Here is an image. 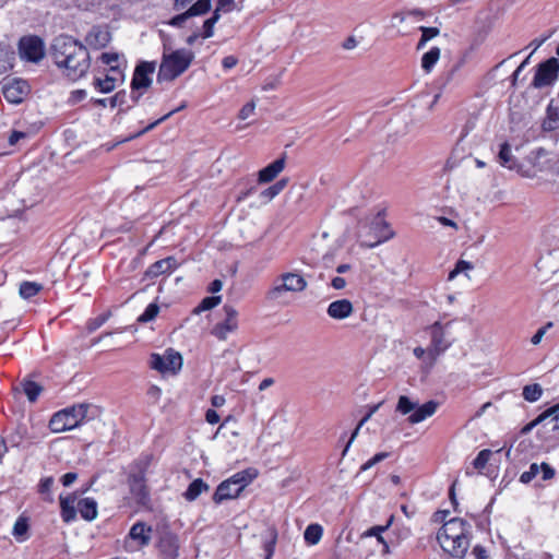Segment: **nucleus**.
Returning a JSON list of instances; mask_svg holds the SVG:
<instances>
[{
	"label": "nucleus",
	"instance_id": "obj_1",
	"mask_svg": "<svg viewBox=\"0 0 559 559\" xmlns=\"http://www.w3.org/2000/svg\"><path fill=\"white\" fill-rule=\"evenodd\" d=\"M50 55L57 68L71 81L83 78L91 66L87 48L68 35H60L52 40Z\"/></svg>",
	"mask_w": 559,
	"mask_h": 559
},
{
	"label": "nucleus",
	"instance_id": "obj_2",
	"mask_svg": "<svg viewBox=\"0 0 559 559\" xmlns=\"http://www.w3.org/2000/svg\"><path fill=\"white\" fill-rule=\"evenodd\" d=\"M471 525L459 518L445 522L438 531L437 540L452 557L463 558L469 547Z\"/></svg>",
	"mask_w": 559,
	"mask_h": 559
},
{
	"label": "nucleus",
	"instance_id": "obj_3",
	"mask_svg": "<svg viewBox=\"0 0 559 559\" xmlns=\"http://www.w3.org/2000/svg\"><path fill=\"white\" fill-rule=\"evenodd\" d=\"M91 408L90 404L81 403L55 413L49 420L50 430L57 433L72 430L83 425L92 418L90 416Z\"/></svg>",
	"mask_w": 559,
	"mask_h": 559
},
{
	"label": "nucleus",
	"instance_id": "obj_4",
	"mask_svg": "<svg viewBox=\"0 0 559 559\" xmlns=\"http://www.w3.org/2000/svg\"><path fill=\"white\" fill-rule=\"evenodd\" d=\"M146 468L147 461L139 460L130 466L128 474L130 493L134 501L143 507L150 502V491L145 480Z\"/></svg>",
	"mask_w": 559,
	"mask_h": 559
},
{
	"label": "nucleus",
	"instance_id": "obj_5",
	"mask_svg": "<svg viewBox=\"0 0 559 559\" xmlns=\"http://www.w3.org/2000/svg\"><path fill=\"white\" fill-rule=\"evenodd\" d=\"M307 285V281L302 275L295 272L283 273L273 281L272 287L266 293V298L271 301H277L286 293L304 292Z\"/></svg>",
	"mask_w": 559,
	"mask_h": 559
},
{
	"label": "nucleus",
	"instance_id": "obj_6",
	"mask_svg": "<svg viewBox=\"0 0 559 559\" xmlns=\"http://www.w3.org/2000/svg\"><path fill=\"white\" fill-rule=\"evenodd\" d=\"M357 236L361 247L374 248L391 239L393 231L380 216H377L370 227L360 225Z\"/></svg>",
	"mask_w": 559,
	"mask_h": 559
},
{
	"label": "nucleus",
	"instance_id": "obj_7",
	"mask_svg": "<svg viewBox=\"0 0 559 559\" xmlns=\"http://www.w3.org/2000/svg\"><path fill=\"white\" fill-rule=\"evenodd\" d=\"M451 324L452 321L444 324L440 321H436L429 326L431 341L428 347V358L431 364H433L437 358L453 344V340L449 338V329Z\"/></svg>",
	"mask_w": 559,
	"mask_h": 559
},
{
	"label": "nucleus",
	"instance_id": "obj_8",
	"mask_svg": "<svg viewBox=\"0 0 559 559\" xmlns=\"http://www.w3.org/2000/svg\"><path fill=\"white\" fill-rule=\"evenodd\" d=\"M19 56L23 61L39 63L46 56L44 40L36 35H26L20 38L17 45Z\"/></svg>",
	"mask_w": 559,
	"mask_h": 559
},
{
	"label": "nucleus",
	"instance_id": "obj_9",
	"mask_svg": "<svg viewBox=\"0 0 559 559\" xmlns=\"http://www.w3.org/2000/svg\"><path fill=\"white\" fill-rule=\"evenodd\" d=\"M559 71V61L557 58L552 57L538 64L537 70L535 72L532 85L535 88H542L546 86L552 85L557 78Z\"/></svg>",
	"mask_w": 559,
	"mask_h": 559
},
{
	"label": "nucleus",
	"instance_id": "obj_10",
	"mask_svg": "<svg viewBox=\"0 0 559 559\" xmlns=\"http://www.w3.org/2000/svg\"><path fill=\"white\" fill-rule=\"evenodd\" d=\"M225 319L214 325L212 334L221 341L227 340L228 335L238 329V312L229 305L223 307Z\"/></svg>",
	"mask_w": 559,
	"mask_h": 559
},
{
	"label": "nucleus",
	"instance_id": "obj_11",
	"mask_svg": "<svg viewBox=\"0 0 559 559\" xmlns=\"http://www.w3.org/2000/svg\"><path fill=\"white\" fill-rule=\"evenodd\" d=\"M152 530L143 522H136L129 531L126 549L134 551L150 544Z\"/></svg>",
	"mask_w": 559,
	"mask_h": 559
},
{
	"label": "nucleus",
	"instance_id": "obj_12",
	"mask_svg": "<svg viewBox=\"0 0 559 559\" xmlns=\"http://www.w3.org/2000/svg\"><path fill=\"white\" fill-rule=\"evenodd\" d=\"M175 79V48L171 41L164 40L163 60L157 73V83H170Z\"/></svg>",
	"mask_w": 559,
	"mask_h": 559
},
{
	"label": "nucleus",
	"instance_id": "obj_13",
	"mask_svg": "<svg viewBox=\"0 0 559 559\" xmlns=\"http://www.w3.org/2000/svg\"><path fill=\"white\" fill-rule=\"evenodd\" d=\"M150 367L158 371L162 377L175 374V349L167 348L164 355L153 353L150 356Z\"/></svg>",
	"mask_w": 559,
	"mask_h": 559
},
{
	"label": "nucleus",
	"instance_id": "obj_14",
	"mask_svg": "<svg viewBox=\"0 0 559 559\" xmlns=\"http://www.w3.org/2000/svg\"><path fill=\"white\" fill-rule=\"evenodd\" d=\"M155 68H156L155 61L140 62L136 66L134 73H133V78H132V82H131L132 90L138 91V90H142V88L143 90L147 88L152 83L151 75L154 73Z\"/></svg>",
	"mask_w": 559,
	"mask_h": 559
},
{
	"label": "nucleus",
	"instance_id": "obj_15",
	"mask_svg": "<svg viewBox=\"0 0 559 559\" xmlns=\"http://www.w3.org/2000/svg\"><path fill=\"white\" fill-rule=\"evenodd\" d=\"M29 93V85L22 79H14L2 87L4 98L11 104H20Z\"/></svg>",
	"mask_w": 559,
	"mask_h": 559
},
{
	"label": "nucleus",
	"instance_id": "obj_16",
	"mask_svg": "<svg viewBox=\"0 0 559 559\" xmlns=\"http://www.w3.org/2000/svg\"><path fill=\"white\" fill-rule=\"evenodd\" d=\"M110 40V32L106 27L102 26H93L85 36L86 44L94 49L106 47Z\"/></svg>",
	"mask_w": 559,
	"mask_h": 559
},
{
	"label": "nucleus",
	"instance_id": "obj_17",
	"mask_svg": "<svg viewBox=\"0 0 559 559\" xmlns=\"http://www.w3.org/2000/svg\"><path fill=\"white\" fill-rule=\"evenodd\" d=\"M354 312V307L348 299H338L332 301L326 309V313L334 320H344L350 317Z\"/></svg>",
	"mask_w": 559,
	"mask_h": 559
},
{
	"label": "nucleus",
	"instance_id": "obj_18",
	"mask_svg": "<svg viewBox=\"0 0 559 559\" xmlns=\"http://www.w3.org/2000/svg\"><path fill=\"white\" fill-rule=\"evenodd\" d=\"M211 0H198L188 10L177 14V26L181 25L189 17L207 13L211 10Z\"/></svg>",
	"mask_w": 559,
	"mask_h": 559
},
{
	"label": "nucleus",
	"instance_id": "obj_19",
	"mask_svg": "<svg viewBox=\"0 0 559 559\" xmlns=\"http://www.w3.org/2000/svg\"><path fill=\"white\" fill-rule=\"evenodd\" d=\"M437 408L438 403L435 401H428L420 406L417 405L414 412L408 416V421L412 425L419 424L428 417H431L437 412Z\"/></svg>",
	"mask_w": 559,
	"mask_h": 559
},
{
	"label": "nucleus",
	"instance_id": "obj_20",
	"mask_svg": "<svg viewBox=\"0 0 559 559\" xmlns=\"http://www.w3.org/2000/svg\"><path fill=\"white\" fill-rule=\"evenodd\" d=\"M60 508H61V518L66 523H70L76 518V509L75 503L78 500L76 493H71L68 496H60Z\"/></svg>",
	"mask_w": 559,
	"mask_h": 559
},
{
	"label": "nucleus",
	"instance_id": "obj_21",
	"mask_svg": "<svg viewBox=\"0 0 559 559\" xmlns=\"http://www.w3.org/2000/svg\"><path fill=\"white\" fill-rule=\"evenodd\" d=\"M285 167V157L277 158L272 162L270 165L264 167L259 171L258 180L260 183L271 182L273 179L277 177V175L283 171Z\"/></svg>",
	"mask_w": 559,
	"mask_h": 559
},
{
	"label": "nucleus",
	"instance_id": "obj_22",
	"mask_svg": "<svg viewBox=\"0 0 559 559\" xmlns=\"http://www.w3.org/2000/svg\"><path fill=\"white\" fill-rule=\"evenodd\" d=\"M76 508L81 516L86 521H93L97 516V502L93 498L76 500Z\"/></svg>",
	"mask_w": 559,
	"mask_h": 559
},
{
	"label": "nucleus",
	"instance_id": "obj_23",
	"mask_svg": "<svg viewBox=\"0 0 559 559\" xmlns=\"http://www.w3.org/2000/svg\"><path fill=\"white\" fill-rule=\"evenodd\" d=\"M544 128L548 130L559 128V94L550 100L547 107V119L544 121Z\"/></svg>",
	"mask_w": 559,
	"mask_h": 559
},
{
	"label": "nucleus",
	"instance_id": "obj_24",
	"mask_svg": "<svg viewBox=\"0 0 559 559\" xmlns=\"http://www.w3.org/2000/svg\"><path fill=\"white\" fill-rule=\"evenodd\" d=\"M239 496V492L235 487L230 485L228 480L222 481L214 492L213 500L215 503H221L227 499H234Z\"/></svg>",
	"mask_w": 559,
	"mask_h": 559
},
{
	"label": "nucleus",
	"instance_id": "obj_25",
	"mask_svg": "<svg viewBox=\"0 0 559 559\" xmlns=\"http://www.w3.org/2000/svg\"><path fill=\"white\" fill-rule=\"evenodd\" d=\"M255 474L251 473L250 469H247L236 473L227 480L240 493L245 489V487L248 486L253 480Z\"/></svg>",
	"mask_w": 559,
	"mask_h": 559
},
{
	"label": "nucleus",
	"instance_id": "obj_26",
	"mask_svg": "<svg viewBox=\"0 0 559 559\" xmlns=\"http://www.w3.org/2000/svg\"><path fill=\"white\" fill-rule=\"evenodd\" d=\"M323 535V527L318 523L309 524L305 532L304 538L307 545L314 546L319 544Z\"/></svg>",
	"mask_w": 559,
	"mask_h": 559
},
{
	"label": "nucleus",
	"instance_id": "obj_27",
	"mask_svg": "<svg viewBox=\"0 0 559 559\" xmlns=\"http://www.w3.org/2000/svg\"><path fill=\"white\" fill-rule=\"evenodd\" d=\"M440 48L431 47L421 57V68L426 73L431 72L438 60L440 59Z\"/></svg>",
	"mask_w": 559,
	"mask_h": 559
},
{
	"label": "nucleus",
	"instance_id": "obj_28",
	"mask_svg": "<svg viewBox=\"0 0 559 559\" xmlns=\"http://www.w3.org/2000/svg\"><path fill=\"white\" fill-rule=\"evenodd\" d=\"M210 489L209 485L204 483L201 478L194 479L183 493V497L188 501L195 500L203 491H207Z\"/></svg>",
	"mask_w": 559,
	"mask_h": 559
},
{
	"label": "nucleus",
	"instance_id": "obj_29",
	"mask_svg": "<svg viewBox=\"0 0 559 559\" xmlns=\"http://www.w3.org/2000/svg\"><path fill=\"white\" fill-rule=\"evenodd\" d=\"M277 542V531L275 527L271 526L265 532V539L263 542V549L265 551L264 559H271L275 551V545Z\"/></svg>",
	"mask_w": 559,
	"mask_h": 559
},
{
	"label": "nucleus",
	"instance_id": "obj_30",
	"mask_svg": "<svg viewBox=\"0 0 559 559\" xmlns=\"http://www.w3.org/2000/svg\"><path fill=\"white\" fill-rule=\"evenodd\" d=\"M193 59L194 53L191 50L177 49V76L189 68Z\"/></svg>",
	"mask_w": 559,
	"mask_h": 559
},
{
	"label": "nucleus",
	"instance_id": "obj_31",
	"mask_svg": "<svg viewBox=\"0 0 559 559\" xmlns=\"http://www.w3.org/2000/svg\"><path fill=\"white\" fill-rule=\"evenodd\" d=\"M498 159L500 165L503 167L509 169H513L515 167V159L512 155L511 146L509 143L504 142L501 144Z\"/></svg>",
	"mask_w": 559,
	"mask_h": 559
},
{
	"label": "nucleus",
	"instance_id": "obj_32",
	"mask_svg": "<svg viewBox=\"0 0 559 559\" xmlns=\"http://www.w3.org/2000/svg\"><path fill=\"white\" fill-rule=\"evenodd\" d=\"M21 385L31 403H34L43 391V386L32 380H23Z\"/></svg>",
	"mask_w": 559,
	"mask_h": 559
},
{
	"label": "nucleus",
	"instance_id": "obj_33",
	"mask_svg": "<svg viewBox=\"0 0 559 559\" xmlns=\"http://www.w3.org/2000/svg\"><path fill=\"white\" fill-rule=\"evenodd\" d=\"M43 289V285L36 282H22L20 284V296L23 299H31L35 295H37Z\"/></svg>",
	"mask_w": 559,
	"mask_h": 559
},
{
	"label": "nucleus",
	"instance_id": "obj_34",
	"mask_svg": "<svg viewBox=\"0 0 559 559\" xmlns=\"http://www.w3.org/2000/svg\"><path fill=\"white\" fill-rule=\"evenodd\" d=\"M171 262H173V258L171 257H169L167 259H163V260L156 261L155 263H153L148 267L146 273L150 276H158L160 274H164V273H166L167 271L170 270Z\"/></svg>",
	"mask_w": 559,
	"mask_h": 559
},
{
	"label": "nucleus",
	"instance_id": "obj_35",
	"mask_svg": "<svg viewBox=\"0 0 559 559\" xmlns=\"http://www.w3.org/2000/svg\"><path fill=\"white\" fill-rule=\"evenodd\" d=\"M93 85L100 93H110L117 86L115 83V79L108 76V74H106L105 78H95Z\"/></svg>",
	"mask_w": 559,
	"mask_h": 559
},
{
	"label": "nucleus",
	"instance_id": "obj_36",
	"mask_svg": "<svg viewBox=\"0 0 559 559\" xmlns=\"http://www.w3.org/2000/svg\"><path fill=\"white\" fill-rule=\"evenodd\" d=\"M542 394L543 389L538 383L525 385L522 392L524 400L531 403L538 401Z\"/></svg>",
	"mask_w": 559,
	"mask_h": 559
},
{
	"label": "nucleus",
	"instance_id": "obj_37",
	"mask_svg": "<svg viewBox=\"0 0 559 559\" xmlns=\"http://www.w3.org/2000/svg\"><path fill=\"white\" fill-rule=\"evenodd\" d=\"M544 415H546V423L549 429L552 431L559 430V403L546 409Z\"/></svg>",
	"mask_w": 559,
	"mask_h": 559
},
{
	"label": "nucleus",
	"instance_id": "obj_38",
	"mask_svg": "<svg viewBox=\"0 0 559 559\" xmlns=\"http://www.w3.org/2000/svg\"><path fill=\"white\" fill-rule=\"evenodd\" d=\"M286 180L285 179H282V180H278L276 181L273 186L264 189L262 192H261V198L265 201V202H269L271 201L272 199H274L277 194L281 193V191L285 188L286 186Z\"/></svg>",
	"mask_w": 559,
	"mask_h": 559
},
{
	"label": "nucleus",
	"instance_id": "obj_39",
	"mask_svg": "<svg viewBox=\"0 0 559 559\" xmlns=\"http://www.w3.org/2000/svg\"><path fill=\"white\" fill-rule=\"evenodd\" d=\"M419 31L421 32V38L419 39V41L417 44L418 50L423 49L425 47V45L427 44V41L435 38L440 33L439 28H437V27L420 26Z\"/></svg>",
	"mask_w": 559,
	"mask_h": 559
},
{
	"label": "nucleus",
	"instance_id": "obj_40",
	"mask_svg": "<svg viewBox=\"0 0 559 559\" xmlns=\"http://www.w3.org/2000/svg\"><path fill=\"white\" fill-rule=\"evenodd\" d=\"M417 403L411 401L406 395H401L397 401L396 412L406 415L412 414L416 408Z\"/></svg>",
	"mask_w": 559,
	"mask_h": 559
},
{
	"label": "nucleus",
	"instance_id": "obj_41",
	"mask_svg": "<svg viewBox=\"0 0 559 559\" xmlns=\"http://www.w3.org/2000/svg\"><path fill=\"white\" fill-rule=\"evenodd\" d=\"M219 17H221V14H217V12H214L210 19L204 21L203 34H202L203 38H210L214 35V25L217 23Z\"/></svg>",
	"mask_w": 559,
	"mask_h": 559
},
{
	"label": "nucleus",
	"instance_id": "obj_42",
	"mask_svg": "<svg viewBox=\"0 0 559 559\" xmlns=\"http://www.w3.org/2000/svg\"><path fill=\"white\" fill-rule=\"evenodd\" d=\"M425 16V12L419 9L409 10L407 12L395 13L393 21L404 22L406 19L414 17L415 20H421Z\"/></svg>",
	"mask_w": 559,
	"mask_h": 559
},
{
	"label": "nucleus",
	"instance_id": "obj_43",
	"mask_svg": "<svg viewBox=\"0 0 559 559\" xmlns=\"http://www.w3.org/2000/svg\"><path fill=\"white\" fill-rule=\"evenodd\" d=\"M222 297L221 296H211L205 297L200 305L195 308V312L206 311L214 307H216L218 304H221Z\"/></svg>",
	"mask_w": 559,
	"mask_h": 559
},
{
	"label": "nucleus",
	"instance_id": "obj_44",
	"mask_svg": "<svg viewBox=\"0 0 559 559\" xmlns=\"http://www.w3.org/2000/svg\"><path fill=\"white\" fill-rule=\"evenodd\" d=\"M491 451L488 450V449H484L481 450L477 456L475 457V460L473 461V465L476 469L478 471H481L486 467L490 456H491Z\"/></svg>",
	"mask_w": 559,
	"mask_h": 559
},
{
	"label": "nucleus",
	"instance_id": "obj_45",
	"mask_svg": "<svg viewBox=\"0 0 559 559\" xmlns=\"http://www.w3.org/2000/svg\"><path fill=\"white\" fill-rule=\"evenodd\" d=\"M158 306L156 304H150L144 312L138 318V322L140 323H146L155 319V317L158 313Z\"/></svg>",
	"mask_w": 559,
	"mask_h": 559
},
{
	"label": "nucleus",
	"instance_id": "obj_46",
	"mask_svg": "<svg viewBox=\"0 0 559 559\" xmlns=\"http://www.w3.org/2000/svg\"><path fill=\"white\" fill-rule=\"evenodd\" d=\"M539 474V465L537 463H532L528 467V471L523 472L520 476V481L523 484L531 483L537 475Z\"/></svg>",
	"mask_w": 559,
	"mask_h": 559
},
{
	"label": "nucleus",
	"instance_id": "obj_47",
	"mask_svg": "<svg viewBox=\"0 0 559 559\" xmlns=\"http://www.w3.org/2000/svg\"><path fill=\"white\" fill-rule=\"evenodd\" d=\"M110 317V312L103 313L87 322L86 329L88 332H94L99 329Z\"/></svg>",
	"mask_w": 559,
	"mask_h": 559
},
{
	"label": "nucleus",
	"instance_id": "obj_48",
	"mask_svg": "<svg viewBox=\"0 0 559 559\" xmlns=\"http://www.w3.org/2000/svg\"><path fill=\"white\" fill-rule=\"evenodd\" d=\"M392 520H393V516L390 518V520L388 521V523L385 525H377V526L369 528L365 533V535L366 536H374V537H377L378 542L380 543V537H383L382 533H384L389 528V526L392 523Z\"/></svg>",
	"mask_w": 559,
	"mask_h": 559
},
{
	"label": "nucleus",
	"instance_id": "obj_49",
	"mask_svg": "<svg viewBox=\"0 0 559 559\" xmlns=\"http://www.w3.org/2000/svg\"><path fill=\"white\" fill-rule=\"evenodd\" d=\"M539 424H542L544 427H547L546 415H544V412L542 414H539L534 420H532L531 423L525 425L521 429V433L522 435H527L528 432L532 431L533 428H535Z\"/></svg>",
	"mask_w": 559,
	"mask_h": 559
},
{
	"label": "nucleus",
	"instance_id": "obj_50",
	"mask_svg": "<svg viewBox=\"0 0 559 559\" xmlns=\"http://www.w3.org/2000/svg\"><path fill=\"white\" fill-rule=\"evenodd\" d=\"M107 74H108V76H111L112 79H115L116 85L118 83L123 82V80H124V71L120 64L111 66V68L108 69Z\"/></svg>",
	"mask_w": 559,
	"mask_h": 559
},
{
	"label": "nucleus",
	"instance_id": "obj_51",
	"mask_svg": "<svg viewBox=\"0 0 559 559\" xmlns=\"http://www.w3.org/2000/svg\"><path fill=\"white\" fill-rule=\"evenodd\" d=\"M388 456H389V454L386 452L377 453L370 460H368L365 464L361 465L360 471L365 472V471L371 468L372 466H374L376 464L380 463L381 461H383Z\"/></svg>",
	"mask_w": 559,
	"mask_h": 559
},
{
	"label": "nucleus",
	"instance_id": "obj_52",
	"mask_svg": "<svg viewBox=\"0 0 559 559\" xmlns=\"http://www.w3.org/2000/svg\"><path fill=\"white\" fill-rule=\"evenodd\" d=\"M27 530H28V524H27L26 520L20 518L14 523L13 535L16 537L23 536L24 534H26Z\"/></svg>",
	"mask_w": 559,
	"mask_h": 559
},
{
	"label": "nucleus",
	"instance_id": "obj_53",
	"mask_svg": "<svg viewBox=\"0 0 559 559\" xmlns=\"http://www.w3.org/2000/svg\"><path fill=\"white\" fill-rule=\"evenodd\" d=\"M539 473H542V479L543 480H550L555 477L556 471L554 467H551L548 463L543 462L539 465Z\"/></svg>",
	"mask_w": 559,
	"mask_h": 559
},
{
	"label": "nucleus",
	"instance_id": "obj_54",
	"mask_svg": "<svg viewBox=\"0 0 559 559\" xmlns=\"http://www.w3.org/2000/svg\"><path fill=\"white\" fill-rule=\"evenodd\" d=\"M100 60L104 64L109 66V68H111V66L120 64L119 55L116 52H103Z\"/></svg>",
	"mask_w": 559,
	"mask_h": 559
},
{
	"label": "nucleus",
	"instance_id": "obj_55",
	"mask_svg": "<svg viewBox=\"0 0 559 559\" xmlns=\"http://www.w3.org/2000/svg\"><path fill=\"white\" fill-rule=\"evenodd\" d=\"M551 326H552V323H551V322H548L546 325H544V326L539 328V329L536 331V333L532 336V338H531V343H532L533 345H538V344L542 342V340H543L544 335L546 334L547 330H548L549 328H551Z\"/></svg>",
	"mask_w": 559,
	"mask_h": 559
},
{
	"label": "nucleus",
	"instance_id": "obj_56",
	"mask_svg": "<svg viewBox=\"0 0 559 559\" xmlns=\"http://www.w3.org/2000/svg\"><path fill=\"white\" fill-rule=\"evenodd\" d=\"M234 0H217L214 12H217V14L221 12H230L234 9Z\"/></svg>",
	"mask_w": 559,
	"mask_h": 559
},
{
	"label": "nucleus",
	"instance_id": "obj_57",
	"mask_svg": "<svg viewBox=\"0 0 559 559\" xmlns=\"http://www.w3.org/2000/svg\"><path fill=\"white\" fill-rule=\"evenodd\" d=\"M147 399L151 403L155 404L159 401L162 396V390L157 385H151L147 390Z\"/></svg>",
	"mask_w": 559,
	"mask_h": 559
},
{
	"label": "nucleus",
	"instance_id": "obj_58",
	"mask_svg": "<svg viewBox=\"0 0 559 559\" xmlns=\"http://www.w3.org/2000/svg\"><path fill=\"white\" fill-rule=\"evenodd\" d=\"M254 109H255V104L253 102L243 105L238 115L239 119H241V120L248 119L253 114Z\"/></svg>",
	"mask_w": 559,
	"mask_h": 559
},
{
	"label": "nucleus",
	"instance_id": "obj_59",
	"mask_svg": "<svg viewBox=\"0 0 559 559\" xmlns=\"http://www.w3.org/2000/svg\"><path fill=\"white\" fill-rule=\"evenodd\" d=\"M52 485H53L52 477H46V478L41 479L39 483V491L41 493L49 492Z\"/></svg>",
	"mask_w": 559,
	"mask_h": 559
},
{
	"label": "nucleus",
	"instance_id": "obj_60",
	"mask_svg": "<svg viewBox=\"0 0 559 559\" xmlns=\"http://www.w3.org/2000/svg\"><path fill=\"white\" fill-rule=\"evenodd\" d=\"M78 479V474L70 472L61 477V483L64 487L71 486Z\"/></svg>",
	"mask_w": 559,
	"mask_h": 559
},
{
	"label": "nucleus",
	"instance_id": "obj_61",
	"mask_svg": "<svg viewBox=\"0 0 559 559\" xmlns=\"http://www.w3.org/2000/svg\"><path fill=\"white\" fill-rule=\"evenodd\" d=\"M205 419L209 424L214 425L219 421V415L214 409H207L205 414Z\"/></svg>",
	"mask_w": 559,
	"mask_h": 559
},
{
	"label": "nucleus",
	"instance_id": "obj_62",
	"mask_svg": "<svg viewBox=\"0 0 559 559\" xmlns=\"http://www.w3.org/2000/svg\"><path fill=\"white\" fill-rule=\"evenodd\" d=\"M456 272L463 273L473 269V264L465 260H459L455 264Z\"/></svg>",
	"mask_w": 559,
	"mask_h": 559
},
{
	"label": "nucleus",
	"instance_id": "obj_63",
	"mask_svg": "<svg viewBox=\"0 0 559 559\" xmlns=\"http://www.w3.org/2000/svg\"><path fill=\"white\" fill-rule=\"evenodd\" d=\"M331 286L336 290L343 289L346 286V281L340 276L333 277L331 281Z\"/></svg>",
	"mask_w": 559,
	"mask_h": 559
},
{
	"label": "nucleus",
	"instance_id": "obj_64",
	"mask_svg": "<svg viewBox=\"0 0 559 559\" xmlns=\"http://www.w3.org/2000/svg\"><path fill=\"white\" fill-rule=\"evenodd\" d=\"M473 554L475 555L476 559H487L486 549L479 545L474 547Z\"/></svg>",
	"mask_w": 559,
	"mask_h": 559
}]
</instances>
